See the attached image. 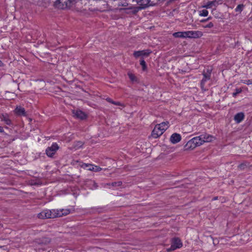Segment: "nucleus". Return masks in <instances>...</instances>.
<instances>
[{"label":"nucleus","mask_w":252,"mask_h":252,"mask_svg":"<svg viewBox=\"0 0 252 252\" xmlns=\"http://www.w3.org/2000/svg\"><path fill=\"white\" fill-rule=\"evenodd\" d=\"M203 35V33L201 31H185L176 32L173 33V36L176 38H199Z\"/></svg>","instance_id":"f257e3e1"},{"label":"nucleus","mask_w":252,"mask_h":252,"mask_svg":"<svg viewBox=\"0 0 252 252\" xmlns=\"http://www.w3.org/2000/svg\"><path fill=\"white\" fill-rule=\"evenodd\" d=\"M37 217L39 219H54L56 217L55 209L45 210L38 214Z\"/></svg>","instance_id":"f03ea898"},{"label":"nucleus","mask_w":252,"mask_h":252,"mask_svg":"<svg viewBox=\"0 0 252 252\" xmlns=\"http://www.w3.org/2000/svg\"><path fill=\"white\" fill-rule=\"evenodd\" d=\"M75 1V0H58L55 5L58 8L64 9L69 8L74 4Z\"/></svg>","instance_id":"7ed1b4c3"},{"label":"nucleus","mask_w":252,"mask_h":252,"mask_svg":"<svg viewBox=\"0 0 252 252\" xmlns=\"http://www.w3.org/2000/svg\"><path fill=\"white\" fill-rule=\"evenodd\" d=\"M132 1H136L139 5V6L135 7L132 10V11L134 13L137 12L140 9L151 6L150 0H132Z\"/></svg>","instance_id":"20e7f679"},{"label":"nucleus","mask_w":252,"mask_h":252,"mask_svg":"<svg viewBox=\"0 0 252 252\" xmlns=\"http://www.w3.org/2000/svg\"><path fill=\"white\" fill-rule=\"evenodd\" d=\"M59 148V146L57 143H53L51 147L47 148L46 150L47 155L49 157H52Z\"/></svg>","instance_id":"39448f33"},{"label":"nucleus","mask_w":252,"mask_h":252,"mask_svg":"<svg viewBox=\"0 0 252 252\" xmlns=\"http://www.w3.org/2000/svg\"><path fill=\"white\" fill-rule=\"evenodd\" d=\"M165 130L164 127L161 128V127H154L151 135L153 138H157L161 135Z\"/></svg>","instance_id":"423d86ee"},{"label":"nucleus","mask_w":252,"mask_h":252,"mask_svg":"<svg viewBox=\"0 0 252 252\" xmlns=\"http://www.w3.org/2000/svg\"><path fill=\"white\" fill-rule=\"evenodd\" d=\"M182 247V243L179 238H174L172 240L170 249L175 250Z\"/></svg>","instance_id":"0eeeda50"},{"label":"nucleus","mask_w":252,"mask_h":252,"mask_svg":"<svg viewBox=\"0 0 252 252\" xmlns=\"http://www.w3.org/2000/svg\"><path fill=\"white\" fill-rule=\"evenodd\" d=\"M14 113L17 115L19 116L27 117V112L25 111L24 108L21 106H17L14 110Z\"/></svg>","instance_id":"6e6552de"},{"label":"nucleus","mask_w":252,"mask_h":252,"mask_svg":"<svg viewBox=\"0 0 252 252\" xmlns=\"http://www.w3.org/2000/svg\"><path fill=\"white\" fill-rule=\"evenodd\" d=\"M74 116L80 120H84L87 118V114L80 110H76L73 111Z\"/></svg>","instance_id":"1a4fd4ad"},{"label":"nucleus","mask_w":252,"mask_h":252,"mask_svg":"<svg viewBox=\"0 0 252 252\" xmlns=\"http://www.w3.org/2000/svg\"><path fill=\"white\" fill-rule=\"evenodd\" d=\"M181 140V136L180 134L177 133H173L170 138V141L172 144H176L179 142Z\"/></svg>","instance_id":"9d476101"},{"label":"nucleus","mask_w":252,"mask_h":252,"mask_svg":"<svg viewBox=\"0 0 252 252\" xmlns=\"http://www.w3.org/2000/svg\"><path fill=\"white\" fill-rule=\"evenodd\" d=\"M55 211L56 217H61L63 216H66L70 213L69 209H55Z\"/></svg>","instance_id":"9b49d317"},{"label":"nucleus","mask_w":252,"mask_h":252,"mask_svg":"<svg viewBox=\"0 0 252 252\" xmlns=\"http://www.w3.org/2000/svg\"><path fill=\"white\" fill-rule=\"evenodd\" d=\"M150 52L149 50H142L135 51L133 53V55L135 58L139 57H147L149 56Z\"/></svg>","instance_id":"f8f14e48"},{"label":"nucleus","mask_w":252,"mask_h":252,"mask_svg":"<svg viewBox=\"0 0 252 252\" xmlns=\"http://www.w3.org/2000/svg\"><path fill=\"white\" fill-rule=\"evenodd\" d=\"M201 137L203 143L210 142L215 139V137L207 133L201 134Z\"/></svg>","instance_id":"ddd939ff"},{"label":"nucleus","mask_w":252,"mask_h":252,"mask_svg":"<svg viewBox=\"0 0 252 252\" xmlns=\"http://www.w3.org/2000/svg\"><path fill=\"white\" fill-rule=\"evenodd\" d=\"M219 4V2L217 0H214L208 2L206 4L202 6L203 8H212L213 7H216Z\"/></svg>","instance_id":"4468645a"},{"label":"nucleus","mask_w":252,"mask_h":252,"mask_svg":"<svg viewBox=\"0 0 252 252\" xmlns=\"http://www.w3.org/2000/svg\"><path fill=\"white\" fill-rule=\"evenodd\" d=\"M90 0H75L74 4L78 7H82L83 5L86 6L88 3H90Z\"/></svg>","instance_id":"2eb2a0df"},{"label":"nucleus","mask_w":252,"mask_h":252,"mask_svg":"<svg viewBox=\"0 0 252 252\" xmlns=\"http://www.w3.org/2000/svg\"><path fill=\"white\" fill-rule=\"evenodd\" d=\"M196 147L194 142L192 141V139L189 140L185 146L186 150H192Z\"/></svg>","instance_id":"dca6fc26"},{"label":"nucleus","mask_w":252,"mask_h":252,"mask_svg":"<svg viewBox=\"0 0 252 252\" xmlns=\"http://www.w3.org/2000/svg\"><path fill=\"white\" fill-rule=\"evenodd\" d=\"M192 139V141L194 142L196 147L199 146L204 143L202 139L201 135L199 136L194 137Z\"/></svg>","instance_id":"f3484780"},{"label":"nucleus","mask_w":252,"mask_h":252,"mask_svg":"<svg viewBox=\"0 0 252 252\" xmlns=\"http://www.w3.org/2000/svg\"><path fill=\"white\" fill-rule=\"evenodd\" d=\"M244 118V114L242 112L238 113L234 116V120L237 122V123L241 122Z\"/></svg>","instance_id":"a211bd4d"},{"label":"nucleus","mask_w":252,"mask_h":252,"mask_svg":"<svg viewBox=\"0 0 252 252\" xmlns=\"http://www.w3.org/2000/svg\"><path fill=\"white\" fill-rule=\"evenodd\" d=\"M203 78L202 79L201 82V87L202 89H204L205 82L209 80L210 79V76L209 74H207L206 73H203Z\"/></svg>","instance_id":"6ab92c4d"},{"label":"nucleus","mask_w":252,"mask_h":252,"mask_svg":"<svg viewBox=\"0 0 252 252\" xmlns=\"http://www.w3.org/2000/svg\"><path fill=\"white\" fill-rule=\"evenodd\" d=\"M102 168L99 166L94 165L91 164L90 167L88 169V170L90 171H93L94 172H98L101 171Z\"/></svg>","instance_id":"aec40b11"},{"label":"nucleus","mask_w":252,"mask_h":252,"mask_svg":"<svg viewBox=\"0 0 252 252\" xmlns=\"http://www.w3.org/2000/svg\"><path fill=\"white\" fill-rule=\"evenodd\" d=\"M249 166V164L246 162H243L238 165V168L241 170H244Z\"/></svg>","instance_id":"412c9836"},{"label":"nucleus","mask_w":252,"mask_h":252,"mask_svg":"<svg viewBox=\"0 0 252 252\" xmlns=\"http://www.w3.org/2000/svg\"><path fill=\"white\" fill-rule=\"evenodd\" d=\"M199 13L200 16L205 17L208 15V11L206 9L200 10Z\"/></svg>","instance_id":"4be33fe9"},{"label":"nucleus","mask_w":252,"mask_h":252,"mask_svg":"<svg viewBox=\"0 0 252 252\" xmlns=\"http://www.w3.org/2000/svg\"><path fill=\"white\" fill-rule=\"evenodd\" d=\"M244 8V5L243 4L238 5L235 8V11L236 12H241Z\"/></svg>","instance_id":"5701e85b"},{"label":"nucleus","mask_w":252,"mask_h":252,"mask_svg":"<svg viewBox=\"0 0 252 252\" xmlns=\"http://www.w3.org/2000/svg\"><path fill=\"white\" fill-rule=\"evenodd\" d=\"M140 64L141 65L142 67L143 70L145 71L147 69V66L144 60H141L140 61Z\"/></svg>","instance_id":"b1692460"},{"label":"nucleus","mask_w":252,"mask_h":252,"mask_svg":"<svg viewBox=\"0 0 252 252\" xmlns=\"http://www.w3.org/2000/svg\"><path fill=\"white\" fill-rule=\"evenodd\" d=\"M128 76L129 79L131 81H134L136 80V77H135V75L133 74H132V73H130V72L128 73Z\"/></svg>","instance_id":"393cba45"},{"label":"nucleus","mask_w":252,"mask_h":252,"mask_svg":"<svg viewBox=\"0 0 252 252\" xmlns=\"http://www.w3.org/2000/svg\"><path fill=\"white\" fill-rule=\"evenodd\" d=\"M122 184V182H116L112 183L111 184V186H115V187H119V186H121Z\"/></svg>","instance_id":"a878e982"},{"label":"nucleus","mask_w":252,"mask_h":252,"mask_svg":"<svg viewBox=\"0 0 252 252\" xmlns=\"http://www.w3.org/2000/svg\"><path fill=\"white\" fill-rule=\"evenodd\" d=\"M242 90L240 89H237L235 90V92L233 93L232 95L233 97H235L238 94L241 92Z\"/></svg>","instance_id":"bb28decb"},{"label":"nucleus","mask_w":252,"mask_h":252,"mask_svg":"<svg viewBox=\"0 0 252 252\" xmlns=\"http://www.w3.org/2000/svg\"><path fill=\"white\" fill-rule=\"evenodd\" d=\"M91 164H88V163H82L81 165V167L83 168H88V169L90 167V166H91Z\"/></svg>","instance_id":"cd10ccee"},{"label":"nucleus","mask_w":252,"mask_h":252,"mask_svg":"<svg viewBox=\"0 0 252 252\" xmlns=\"http://www.w3.org/2000/svg\"><path fill=\"white\" fill-rule=\"evenodd\" d=\"M160 1V0H150V5L153 6L156 3H157L158 1Z\"/></svg>","instance_id":"c85d7f7f"},{"label":"nucleus","mask_w":252,"mask_h":252,"mask_svg":"<svg viewBox=\"0 0 252 252\" xmlns=\"http://www.w3.org/2000/svg\"><path fill=\"white\" fill-rule=\"evenodd\" d=\"M213 26H214V24H213V23L210 22L208 24H207L206 25H205V26H203V27L204 28H211Z\"/></svg>","instance_id":"c756f323"},{"label":"nucleus","mask_w":252,"mask_h":252,"mask_svg":"<svg viewBox=\"0 0 252 252\" xmlns=\"http://www.w3.org/2000/svg\"><path fill=\"white\" fill-rule=\"evenodd\" d=\"M50 242V240L49 238H43L42 243H44L45 244H48Z\"/></svg>","instance_id":"7c9ffc66"},{"label":"nucleus","mask_w":252,"mask_h":252,"mask_svg":"<svg viewBox=\"0 0 252 252\" xmlns=\"http://www.w3.org/2000/svg\"><path fill=\"white\" fill-rule=\"evenodd\" d=\"M112 104H114L116 105L124 106V105L123 104H122L121 103H120V102H116V101H113V102H112Z\"/></svg>","instance_id":"2f4dec72"},{"label":"nucleus","mask_w":252,"mask_h":252,"mask_svg":"<svg viewBox=\"0 0 252 252\" xmlns=\"http://www.w3.org/2000/svg\"><path fill=\"white\" fill-rule=\"evenodd\" d=\"M211 71H212V69L211 68H207V72H205V71H204L203 73H206L207 74H209V75L210 76Z\"/></svg>","instance_id":"473e14b6"},{"label":"nucleus","mask_w":252,"mask_h":252,"mask_svg":"<svg viewBox=\"0 0 252 252\" xmlns=\"http://www.w3.org/2000/svg\"><path fill=\"white\" fill-rule=\"evenodd\" d=\"M106 100L108 102H109L112 103V102H113V101L111 98H106Z\"/></svg>","instance_id":"72a5a7b5"},{"label":"nucleus","mask_w":252,"mask_h":252,"mask_svg":"<svg viewBox=\"0 0 252 252\" xmlns=\"http://www.w3.org/2000/svg\"><path fill=\"white\" fill-rule=\"evenodd\" d=\"M248 85H250V84H252V81L250 80L247 81V82L246 83Z\"/></svg>","instance_id":"f704fd0d"},{"label":"nucleus","mask_w":252,"mask_h":252,"mask_svg":"<svg viewBox=\"0 0 252 252\" xmlns=\"http://www.w3.org/2000/svg\"><path fill=\"white\" fill-rule=\"evenodd\" d=\"M122 5L123 6H127V3L125 2L124 4H122Z\"/></svg>","instance_id":"c9c22d12"},{"label":"nucleus","mask_w":252,"mask_h":252,"mask_svg":"<svg viewBox=\"0 0 252 252\" xmlns=\"http://www.w3.org/2000/svg\"><path fill=\"white\" fill-rule=\"evenodd\" d=\"M3 127H0V132H3Z\"/></svg>","instance_id":"e433bc0d"},{"label":"nucleus","mask_w":252,"mask_h":252,"mask_svg":"<svg viewBox=\"0 0 252 252\" xmlns=\"http://www.w3.org/2000/svg\"><path fill=\"white\" fill-rule=\"evenodd\" d=\"M162 124H164V125H167L169 124L168 122L162 123Z\"/></svg>","instance_id":"4c0bfd02"},{"label":"nucleus","mask_w":252,"mask_h":252,"mask_svg":"<svg viewBox=\"0 0 252 252\" xmlns=\"http://www.w3.org/2000/svg\"><path fill=\"white\" fill-rule=\"evenodd\" d=\"M6 123L7 125L10 124V121L9 120H6Z\"/></svg>","instance_id":"58836bf2"},{"label":"nucleus","mask_w":252,"mask_h":252,"mask_svg":"<svg viewBox=\"0 0 252 252\" xmlns=\"http://www.w3.org/2000/svg\"><path fill=\"white\" fill-rule=\"evenodd\" d=\"M79 143L80 145V146H81L82 145V142H79Z\"/></svg>","instance_id":"ea45409f"},{"label":"nucleus","mask_w":252,"mask_h":252,"mask_svg":"<svg viewBox=\"0 0 252 252\" xmlns=\"http://www.w3.org/2000/svg\"><path fill=\"white\" fill-rule=\"evenodd\" d=\"M160 124L157 125L156 126H159Z\"/></svg>","instance_id":"a19ab883"},{"label":"nucleus","mask_w":252,"mask_h":252,"mask_svg":"<svg viewBox=\"0 0 252 252\" xmlns=\"http://www.w3.org/2000/svg\"><path fill=\"white\" fill-rule=\"evenodd\" d=\"M217 199V197H215V198H214V200H216Z\"/></svg>","instance_id":"79ce46f5"}]
</instances>
